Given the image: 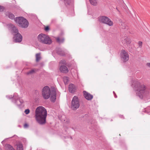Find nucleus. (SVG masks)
I'll return each instance as SVG.
<instances>
[{"instance_id": "obj_1", "label": "nucleus", "mask_w": 150, "mask_h": 150, "mask_svg": "<svg viewBox=\"0 0 150 150\" xmlns=\"http://www.w3.org/2000/svg\"><path fill=\"white\" fill-rule=\"evenodd\" d=\"M132 86L135 89L136 95L141 99L146 98L149 92L146 90V87L144 84H141L137 79L133 81Z\"/></svg>"}, {"instance_id": "obj_2", "label": "nucleus", "mask_w": 150, "mask_h": 150, "mask_svg": "<svg viewBox=\"0 0 150 150\" xmlns=\"http://www.w3.org/2000/svg\"><path fill=\"white\" fill-rule=\"evenodd\" d=\"M47 114V111L44 107L42 106L38 107L35 110V115L37 122L40 125L45 124Z\"/></svg>"}, {"instance_id": "obj_3", "label": "nucleus", "mask_w": 150, "mask_h": 150, "mask_svg": "<svg viewBox=\"0 0 150 150\" xmlns=\"http://www.w3.org/2000/svg\"><path fill=\"white\" fill-rule=\"evenodd\" d=\"M9 27L11 29L12 33H14V36L13 38L15 42H20L22 40V36L21 35L18 33V29L13 25L10 24Z\"/></svg>"}, {"instance_id": "obj_4", "label": "nucleus", "mask_w": 150, "mask_h": 150, "mask_svg": "<svg viewBox=\"0 0 150 150\" xmlns=\"http://www.w3.org/2000/svg\"><path fill=\"white\" fill-rule=\"evenodd\" d=\"M38 39L39 42L43 44L49 45L52 42V40L48 36L42 33L38 35Z\"/></svg>"}, {"instance_id": "obj_5", "label": "nucleus", "mask_w": 150, "mask_h": 150, "mask_svg": "<svg viewBox=\"0 0 150 150\" xmlns=\"http://www.w3.org/2000/svg\"><path fill=\"white\" fill-rule=\"evenodd\" d=\"M15 22L19 24V26L23 28H26L28 26L29 23L27 20L22 17H18L14 19Z\"/></svg>"}, {"instance_id": "obj_6", "label": "nucleus", "mask_w": 150, "mask_h": 150, "mask_svg": "<svg viewBox=\"0 0 150 150\" xmlns=\"http://www.w3.org/2000/svg\"><path fill=\"white\" fill-rule=\"evenodd\" d=\"M80 106V102L77 96H75L73 98L71 105V108L73 110L78 108Z\"/></svg>"}, {"instance_id": "obj_7", "label": "nucleus", "mask_w": 150, "mask_h": 150, "mask_svg": "<svg viewBox=\"0 0 150 150\" xmlns=\"http://www.w3.org/2000/svg\"><path fill=\"white\" fill-rule=\"evenodd\" d=\"M98 20L100 22L106 24L110 26L113 25V22L108 18L106 16H100L98 18Z\"/></svg>"}, {"instance_id": "obj_8", "label": "nucleus", "mask_w": 150, "mask_h": 150, "mask_svg": "<svg viewBox=\"0 0 150 150\" xmlns=\"http://www.w3.org/2000/svg\"><path fill=\"white\" fill-rule=\"evenodd\" d=\"M51 91L50 88L47 86L44 87L42 89V94L43 98L45 99L49 98L50 96Z\"/></svg>"}, {"instance_id": "obj_9", "label": "nucleus", "mask_w": 150, "mask_h": 150, "mask_svg": "<svg viewBox=\"0 0 150 150\" xmlns=\"http://www.w3.org/2000/svg\"><path fill=\"white\" fill-rule=\"evenodd\" d=\"M120 56L122 60L124 62H127L129 59V55L125 50H122L121 51Z\"/></svg>"}, {"instance_id": "obj_10", "label": "nucleus", "mask_w": 150, "mask_h": 150, "mask_svg": "<svg viewBox=\"0 0 150 150\" xmlns=\"http://www.w3.org/2000/svg\"><path fill=\"white\" fill-rule=\"evenodd\" d=\"M51 94L50 99L52 101L54 102L55 101L56 98V89L54 86L51 87Z\"/></svg>"}, {"instance_id": "obj_11", "label": "nucleus", "mask_w": 150, "mask_h": 150, "mask_svg": "<svg viewBox=\"0 0 150 150\" xmlns=\"http://www.w3.org/2000/svg\"><path fill=\"white\" fill-rule=\"evenodd\" d=\"M122 42L124 44L128 45L130 43L131 41L129 38L126 36L122 38Z\"/></svg>"}, {"instance_id": "obj_12", "label": "nucleus", "mask_w": 150, "mask_h": 150, "mask_svg": "<svg viewBox=\"0 0 150 150\" xmlns=\"http://www.w3.org/2000/svg\"><path fill=\"white\" fill-rule=\"evenodd\" d=\"M83 93L84 97L87 100H90L92 99L93 96L90 93L85 91H83Z\"/></svg>"}, {"instance_id": "obj_13", "label": "nucleus", "mask_w": 150, "mask_h": 150, "mask_svg": "<svg viewBox=\"0 0 150 150\" xmlns=\"http://www.w3.org/2000/svg\"><path fill=\"white\" fill-rule=\"evenodd\" d=\"M69 92L74 93L76 90V88L74 85L71 84L69 86Z\"/></svg>"}, {"instance_id": "obj_14", "label": "nucleus", "mask_w": 150, "mask_h": 150, "mask_svg": "<svg viewBox=\"0 0 150 150\" xmlns=\"http://www.w3.org/2000/svg\"><path fill=\"white\" fill-rule=\"evenodd\" d=\"M59 69L60 71L63 73H67L68 72V70L67 68L65 66L62 65L60 66Z\"/></svg>"}, {"instance_id": "obj_15", "label": "nucleus", "mask_w": 150, "mask_h": 150, "mask_svg": "<svg viewBox=\"0 0 150 150\" xmlns=\"http://www.w3.org/2000/svg\"><path fill=\"white\" fill-rule=\"evenodd\" d=\"M64 1L66 6L70 5L74 2V0H64Z\"/></svg>"}, {"instance_id": "obj_16", "label": "nucleus", "mask_w": 150, "mask_h": 150, "mask_svg": "<svg viewBox=\"0 0 150 150\" xmlns=\"http://www.w3.org/2000/svg\"><path fill=\"white\" fill-rule=\"evenodd\" d=\"M17 150H23V146L22 144L19 143L17 144Z\"/></svg>"}, {"instance_id": "obj_17", "label": "nucleus", "mask_w": 150, "mask_h": 150, "mask_svg": "<svg viewBox=\"0 0 150 150\" xmlns=\"http://www.w3.org/2000/svg\"><path fill=\"white\" fill-rule=\"evenodd\" d=\"M6 15L11 19L14 18L15 17L14 15L13 14L9 12L6 13Z\"/></svg>"}, {"instance_id": "obj_18", "label": "nucleus", "mask_w": 150, "mask_h": 150, "mask_svg": "<svg viewBox=\"0 0 150 150\" xmlns=\"http://www.w3.org/2000/svg\"><path fill=\"white\" fill-rule=\"evenodd\" d=\"M90 3L93 5L96 6L98 4V0H89Z\"/></svg>"}, {"instance_id": "obj_19", "label": "nucleus", "mask_w": 150, "mask_h": 150, "mask_svg": "<svg viewBox=\"0 0 150 150\" xmlns=\"http://www.w3.org/2000/svg\"><path fill=\"white\" fill-rule=\"evenodd\" d=\"M40 53H37L36 54V61L37 62H39L41 59Z\"/></svg>"}, {"instance_id": "obj_20", "label": "nucleus", "mask_w": 150, "mask_h": 150, "mask_svg": "<svg viewBox=\"0 0 150 150\" xmlns=\"http://www.w3.org/2000/svg\"><path fill=\"white\" fill-rule=\"evenodd\" d=\"M35 71V69H33L26 73L27 75H30L34 73Z\"/></svg>"}, {"instance_id": "obj_21", "label": "nucleus", "mask_w": 150, "mask_h": 150, "mask_svg": "<svg viewBox=\"0 0 150 150\" xmlns=\"http://www.w3.org/2000/svg\"><path fill=\"white\" fill-rule=\"evenodd\" d=\"M56 40L59 43L63 42L64 40V38H57L56 39Z\"/></svg>"}, {"instance_id": "obj_22", "label": "nucleus", "mask_w": 150, "mask_h": 150, "mask_svg": "<svg viewBox=\"0 0 150 150\" xmlns=\"http://www.w3.org/2000/svg\"><path fill=\"white\" fill-rule=\"evenodd\" d=\"M6 147L8 148V150H15L13 147L10 145L7 144Z\"/></svg>"}, {"instance_id": "obj_23", "label": "nucleus", "mask_w": 150, "mask_h": 150, "mask_svg": "<svg viewBox=\"0 0 150 150\" xmlns=\"http://www.w3.org/2000/svg\"><path fill=\"white\" fill-rule=\"evenodd\" d=\"M66 119V118L65 116L64 115H62V116L60 118V119L62 121H65Z\"/></svg>"}, {"instance_id": "obj_24", "label": "nucleus", "mask_w": 150, "mask_h": 150, "mask_svg": "<svg viewBox=\"0 0 150 150\" xmlns=\"http://www.w3.org/2000/svg\"><path fill=\"white\" fill-rule=\"evenodd\" d=\"M64 81V83H67L68 81V78L67 77H64L63 78Z\"/></svg>"}, {"instance_id": "obj_25", "label": "nucleus", "mask_w": 150, "mask_h": 150, "mask_svg": "<svg viewBox=\"0 0 150 150\" xmlns=\"http://www.w3.org/2000/svg\"><path fill=\"white\" fill-rule=\"evenodd\" d=\"M120 25L122 26L123 28H125V24L123 22H121L120 23Z\"/></svg>"}, {"instance_id": "obj_26", "label": "nucleus", "mask_w": 150, "mask_h": 150, "mask_svg": "<svg viewBox=\"0 0 150 150\" xmlns=\"http://www.w3.org/2000/svg\"><path fill=\"white\" fill-rule=\"evenodd\" d=\"M4 9V6L0 5V11H2Z\"/></svg>"}, {"instance_id": "obj_27", "label": "nucleus", "mask_w": 150, "mask_h": 150, "mask_svg": "<svg viewBox=\"0 0 150 150\" xmlns=\"http://www.w3.org/2000/svg\"><path fill=\"white\" fill-rule=\"evenodd\" d=\"M30 112V110L29 109H27L25 111V112L26 114H28Z\"/></svg>"}, {"instance_id": "obj_28", "label": "nucleus", "mask_w": 150, "mask_h": 150, "mask_svg": "<svg viewBox=\"0 0 150 150\" xmlns=\"http://www.w3.org/2000/svg\"><path fill=\"white\" fill-rule=\"evenodd\" d=\"M45 30L46 31H47L49 30V27L48 26H47L45 28Z\"/></svg>"}, {"instance_id": "obj_29", "label": "nucleus", "mask_w": 150, "mask_h": 150, "mask_svg": "<svg viewBox=\"0 0 150 150\" xmlns=\"http://www.w3.org/2000/svg\"><path fill=\"white\" fill-rule=\"evenodd\" d=\"M142 45V42L141 41H139L138 42V45L139 47H141Z\"/></svg>"}, {"instance_id": "obj_30", "label": "nucleus", "mask_w": 150, "mask_h": 150, "mask_svg": "<svg viewBox=\"0 0 150 150\" xmlns=\"http://www.w3.org/2000/svg\"><path fill=\"white\" fill-rule=\"evenodd\" d=\"M60 63L63 64H66V62L64 60L61 61L60 62Z\"/></svg>"}, {"instance_id": "obj_31", "label": "nucleus", "mask_w": 150, "mask_h": 150, "mask_svg": "<svg viewBox=\"0 0 150 150\" xmlns=\"http://www.w3.org/2000/svg\"><path fill=\"white\" fill-rule=\"evenodd\" d=\"M18 101H19V102L21 103V104L23 103V100L22 99H20L19 100H17V102L18 103Z\"/></svg>"}, {"instance_id": "obj_32", "label": "nucleus", "mask_w": 150, "mask_h": 150, "mask_svg": "<svg viewBox=\"0 0 150 150\" xmlns=\"http://www.w3.org/2000/svg\"><path fill=\"white\" fill-rule=\"evenodd\" d=\"M28 127V125L27 124H25L24 125V127L25 128H27Z\"/></svg>"}, {"instance_id": "obj_33", "label": "nucleus", "mask_w": 150, "mask_h": 150, "mask_svg": "<svg viewBox=\"0 0 150 150\" xmlns=\"http://www.w3.org/2000/svg\"><path fill=\"white\" fill-rule=\"evenodd\" d=\"M146 65L149 67H150V63H147V64H146Z\"/></svg>"}, {"instance_id": "obj_34", "label": "nucleus", "mask_w": 150, "mask_h": 150, "mask_svg": "<svg viewBox=\"0 0 150 150\" xmlns=\"http://www.w3.org/2000/svg\"><path fill=\"white\" fill-rule=\"evenodd\" d=\"M113 93L115 94V98H116L117 97V96H116V94H115V92L113 91Z\"/></svg>"}, {"instance_id": "obj_35", "label": "nucleus", "mask_w": 150, "mask_h": 150, "mask_svg": "<svg viewBox=\"0 0 150 150\" xmlns=\"http://www.w3.org/2000/svg\"><path fill=\"white\" fill-rule=\"evenodd\" d=\"M13 97L12 96H11V97L10 98H13Z\"/></svg>"}]
</instances>
